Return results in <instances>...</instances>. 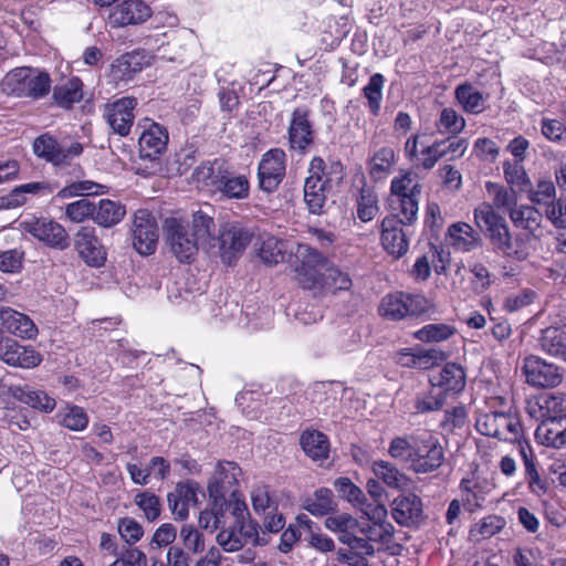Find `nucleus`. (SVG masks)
<instances>
[{"label":"nucleus","mask_w":566,"mask_h":566,"mask_svg":"<svg viewBox=\"0 0 566 566\" xmlns=\"http://www.w3.org/2000/svg\"><path fill=\"white\" fill-rule=\"evenodd\" d=\"M214 230L213 219L201 210L192 214L191 222L168 218L164 224L169 250L181 263L192 262L200 248L208 250L213 247Z\"/></svg>","instance_id":"nucleus-1"},{"label":"nucleus","mask_w":566,"mask_h":566,"mask_svg":"<svg viewBox=\"0 0 566 566\" xmlns=\"http://www.w3.org/2000/svg\"><path fill=\"white\" fill-rule=\"evenodd\" d=\"M527 412L541 421L535 434L543 444L553 448L566 446V394L542 395L528 403Z\"/></svg>","instance_id":"nucleus-2"},{"label":"nucleus","mask_w":566,"mask_h":566,"mask_svg":"<svg viewBox=\"0 0 566 566\" xmlns=\"http://www.w3.org/2000/svg\"><path fill=\"white\" fill-rule=\"evenodd\" d=\"M295 279L300 286L314 295L324 293L325 276L329 261L316 249L305 243L297 244L295 250Z\"/></svg>","instance_id":"nucleus-3"},{"label":"nucleus","mask_w":566,"mask_h":566,"mask_svg":"<svg viewBox=\"0 0 566 566\" xmlns=\"http://www.w3.org/2000/svg\"><path fill=\"white\" fill-rule=\"evenodd\" d=\"M1 88L8 95L38 99L50 92L51 80L45 72L30 67H17L4 76Z\"/></svg>","instance_id":"nucleus-4"},{"label":"nucleus","mask_w":566,"mask_h":566,"mask_svg":"<svg viewBox=\"0 0 566 566\" xmlns=\"http://www.w3.org/2000/svg\"><path fill=\"white\" fill-rule=\"evenodd\" d=\"M413 453H410V469L417 474L437 471L446 460L444 448L439 438L427 430L413 432Z\"/></svg>","instance_id":"nucleus-5"},{"label":"nucleus","mask_w":566,"mask_h":566,"mask_svg":"<svg viewBox=\"0 0 566 566\" xmlns=\"http://www.w3.org/2000/svg\"><path fill=\"white\" fill-rule=\"evenodd\" d=\"M475 428L483 436L523 444L521 441L523 428L515 412L480 410L476 415Z\"/></svg>","instance_id":"nucleus-6"},{"label":"nucleus","mask_w":566,"mask_h":566,"mask_svg":"<svg viewBox=\"0 0 566 566\" xmlns=\"http://www.w3.org/2000/svg\"><path fill=\"white\" fill-rule=\"evenodd\" d=\"M419 193V184L410 172H405L391 180L390 206L397 216L402 217V222L413 223L417 220Z\"/></svg>","instance_id":"nucleus-7"},{"label":"nucleus","mask_w":566,"mask_h":566,"mask_svg":"<svg viewBox=\"0 0 566 566\" xmlns=\"http://www.w3.org/2000/svg\"><path fill=\"white\" fill-rule=\"evenodd\" d=\"M250 500L255 514L263 516V526L271 533L280 532L285 520L279 513L277 492L268 484L255 483L250 491Z\"/></svg>","instance_id":"nucleus-8"},{"label":"nucleus","mask_w":566,"mask_h":566,"mask_svg":"<svg viewBox=\"0 0 566 566\" xmlns=\"http://www.w3.org/2000/svg\"><path fill=\"white\" fill-rule=\"evenodd\" d=\"M33 151L39 158L55 167H66L82 155L83 146L78 142H72L69 145L60 143L54 136L46 133L34 139Z\"/></svg>","instance_id":"nucleus-9"},{"label":"nucleus","mask_w":566,"mask_h":566,"mask_svg":"<svg viewBox=\"0 0 566 566\" xmlns=\"http://www.w3.org/2000/svg\"><path fill=\"white\" fill-rule=\"evenodd\" d=\"M522 371L526 384L534 388H555L563 382L564 369L548 363L539 356L530 355L524 358Z\"/></svg>","instance_id":"nucleus-10"},{"label":"nucleus","mask_w":566,"mask_h":566,"mask_svg":"<svg viewBox=\"0 0 566 566\" xmlns=\"http://www.w3.org/2000/svg\"><path fill=\"white\" fill-rule=\"evenodd\" d=\"M474 220L476 226L485 232L494 249L503 253L512 235L506 220L485 202L474 209Z\"/></svg>","instance_id":"nucleus-11"},{"label":"nucleus","mask_w":566,"mask_h":566,"mask_svg":"<svg viewBox=\"0 0 566 566\" xmlns=\"http://www.w3.org/2000/svg\"><path fill=\"white\" fill-rule=\"evenodd\" d=\"M23 232L29 233L50 248L64 250L69 247V235L59 222L46 218H25L20 222Z\"/></svg>","instance_id":"nucleus-12"},{"label":"nucleus","mask_w":566,"mask_h":566,"mask_svg":"<svg viewBox=\"0 0 566 566\" xmlns=\"http://www.w3.org/2000/svg\"><path fill=\"white\" fill-rule=\"evenodd\" d=\"M158 238V226L155 217L148 210H137L132 227L134 249L140 255H150L156 251Z\"/></svg>","instance_id":"nucleus-13"},{"label":"nucleus","mask_w":566,"mask_h":566,"mask_svg":"<svg viewBox=\"0 0 566 566\" xmlns=\"http://www.w3.org/2000/svg\"><path fill=\"white\" fill-rule=\"evenodd\" d=\"M254 233L238 223L228 224L220 233V256L227 264H232L251 243Z\"/></svg>","instance_id":"nucleus-14"},{"label":"nucleus","mask_w":566,"mask_h":566,"mask_svg":"<svg viewBox=\"0 0 566 566\" xmlns=\"http://www.w3.org/2000/svg\"><path fill=\"white\" fill-rule=\"evenodd\" d=\"M137 99L135 97H122L104 107L103 117L113 133L125 137L130 133L135 120V108Z\"/></svg>","instance_id":"nucleus-15"},{"label":"nucleus","mask_w":566,"mask_h":566,"mask_svg":"<svg viewBox=\"0 0 566 566\" xmlns=\"http://www.w3.org/2000/svg\"><path fill=\"white\" fill-rule=\"evenodd\" d=\"M424 134H413L405 143V156L412 161L417 167L426 170L432 169L436 164L443 158V150L438 140L430 145L424 144L422 140Z\"/></svg>","instance_id":"nucleus-16"},{"label":"nucleus","mask_w":566,"mask_h":566,"mask_svg":"<svg viewBox=\"0 0 566 566\" xmlns=\"http://www.w3.org/2000/svg\"><path fill=\"white\" fill-rule=\"evenodd\" d=\"M151 14V8L143 0H124L111 9L107 23L112 28L137 25L146 22Z\"/></svg>","instance_id":"nucleus-17"},{"label":"nucleus","mask_w":566,"mask_h":566,"mask_svg":"<svg viewBox=\"0 0 566 566\" xmlns=\"http://www.w3.org/2000/svg\"><path fill=\"white\" fill-rule=\"evenodd\" d=\"M285 153L274 148L266 151L259 164L258 176L262 190L272 192L285 176Z\"/></svg>","instance_id":"nucleus-18"},{"label":"nucleus","mask_w":566,"mask_h":566,"mask_svg":"<svg viewBox=\"0 0 566 566\" xmlns=\"http://www.w3.org/2000/svg\"><path fill=\"white\" fill-rule=\"evenodd\" d=\"M0 359L10 366L34 368L41 364L42 356L35 349L6 337L0 339Z\"/></svg>","instance_id":"nucleus-19"},{"label":"nucleus","mask_w":566,"mask_h":566,"mask_svg":"<svg viewBox=\"0 0 566 566\" xmlns=\"http://www.w3.org/2000/svg\"><path fill=\"white\" fill-rule=\"evenodd\" d=\"M402 224L406 223L397 213L386 217L381 222V244L395 258L405 255L409 249L407 235L401 228Z\"/></svg>","instance_id":"nucleus-20"},{"label":"nucleus","mask_w":566,"mask_h":566,"mask_svg":"<svg viewBox=\"0 0 566 566\" xmlns=\"http://www.w3.org/2000/svg\"><path fill=\"white\" fill-rule=\"evenodd\" d=\"M78 255L91 266H101L106 260L104 248L91 227H82L74 235Z\"/></svg>","instance_id":"nucleus-21"},{"label":"nucleus","mask_w":566,"mask_h":566,"mask_svg":"<svg viewBox=\"0 0 566 566\" xmlns=\"http://www.w3.org/2000/svg\"><path fill=\"white\" fill-rule=\"evenodd\" d=\"M310 116L311 111L307 107L293 111L289 126V140L293 149L304 151L313 144L314 130Z\"/></svg>","instance_id":"nucleus-22"},{"label":"nucleus","mask_w":566,"mask_h":566,"mask_svg":"<svg viewBox=\"0 0 566 566\" xmlns=\"http://www.w3.org/2000/svg\"><path fill=\"white\" fill-rule=\"evenodd\" d=\"M241 473V469L234 462H218L208 483L210 497L214 500L223 499L227 492H232V489L239 483Z\"/></svg>","instance_id":"nucleus-23"},{"label":"nucleus","mask_w":566,"mask_h":566,"mask_svg":"<svg viewBox=\"0 0 566 566\" xmlns=\"http://www.w3.org/2000/svg\"><path fill=\"white\" fill-rule=\"evenodd\" d=\"M168 140L167 129L157 123H150L138 139L140 157L150 160L159 158L165 153Z\"/></svg>","instance_id":"nucleus-24"},{"label":"nucleus","mask_w":566,"mask_h":566,"mask_svg":"<svg viewBox=\"0 0 566 566\" xmlns=\"http://www.w3.org/2000/svg\"><path fill=\"white\" fill-rule=\"evenodd\" d=\"M346 548L337 552V560L349 566H367L368 557L375 554V546L364 535L354 533L347 542Z\"/></svg>","instance_id":"nucleus-25"},{"label":"nucleus","mask_w":566,"mask_h":566,"mask_svg":"<svg viewBox=\"0 0 566 566\" xmlns=\"http://www.w3.org/2000/svg\"><path fill=\"white\" fill-rule=\"evenodd\" d=\"M258 538V525L255 523H243L222 530L217 535V543L224 552L233 553L240 551L248 541L255 542Z\"/></svg>","instance_id":"nucleus-26"},{"label":"nucleus","mask_w":566,"mask_h":566,"mask_svg":"<svg viewBox=\"0 0 566 566\" xmlns=\"http://www.w3.org/2000/svg\"><path fill=\"white\" fill-rule=\"evenodd\" d=\"M510 220L516 229L539 240L543 234V213L532 205H520L510 211Z\"/></svg>","instance_id":"nucleus-27"},{"label":"nucleus","mask_w":566,"mask_h":566,"mask_svg":"<svg viewBox=\"0 0 566 566\" xmlns=\"http://www.w3.org/2000/svg\"><path fill=\"white\" fill-rule=\"evenodd\" d=\"M168 506L179 520H186L189 515V507L195 505L197 499V484L195 482L177 483L175 489L167 495Z\"/></svg>","instance_id":"nucleus-28"},{"label":"nucleus","mask_w":566,"mask_h":566,"mask_svg":"<svg viewBox=\"0 0 566 566\" xmlns=\"http://www.w3.org/2000/svg\"><path fill=\"white\" fill-rule=\"evenodd\" d=\"M494 488V483L485 478L462 479L460 490L464 506L469 511L481 509Z\"/></svg>","instance_id":"nucleus-29"},{"label":"nucleus","mask_w":566,"mask_h":566,"mask_svg":"<svg viewBox=\"0 0 566 566\" xmlns=\"http://www.w3.org/2000/svg\"><path fill=\"white\" fill-rule=\"evenodd\" d=\"M0 318L3 327L11 334L20 337L32 339L38 335V328L33 321L23 313L14 311L10 307L0 308Z\"/></svg>","instance_id":"nucleus-30"},{"label":"nucleus","mask_w":566,"mask_h":566,"mask_svg":"<svg viewBox=\"0 0 566 566\" xmlns=\"http://www.w3.org/2000/svg\"><path fill=\"white\" fill-rule=\"evenodd\" d=\"M421 512L422 503L416 494L400 495L391 503L392 518L402 526L415 524Z\"/></svg>","instance_id":"nucleus-31"},{"label":"nucleus","mask_w":566,"mask_h":566,"mask_svg":"<svg viewBox=\"0 0 566 566\" xmlns=\"http://www.w3.org/2000/svg\"><path fill=\"white\" fill-rule=\"evenodd\" d=\"M319 163L314 165V176H308L304 184V201L312 213H321L327 200L326 189L317 179V172H321Z\"/></svg>","instance_id":"nucleus-32"},{"label":"nucleus","mask_w":566,"mask_h":566,"mask_svg":"<svg viewBox=\"0 0 566 566\" xmlns=\"http://www.w3.org/2000/svg\"><path fill=\"white\" fill-rule=\"evenodd\" d=\"M485 191L490 199L486 202L493 211L504 210L510 213L511 210L517 207V193L512 187H506L499 182L486 181Z\"/></svg>","instance_id":"nucleus-33"},{"label":"nucleus","mask_w":566,"mask_h":566,"mask_svg":"<svg viewBox=\"0 0 566 566\" xmlns=\"http://www.w3.org/2000/svg\"><path fill=\"white\" fill-rule=\"evenodd\" d=\"M448 238L454 249L463 252L471 251L480 243L478 232L465 222H457L450 226Z\"/></svg>","instance_id":"nucleus-34"},{"label":"nucleus","mask_w":566,"mask_h":566,"mask_svg":"<svg viewBox=\"0 0 566 566\" xmlns=\"http://www.w3.org/2000/svg\"><path fill=\"white\" fill-rule=\"evenodd\" d=\"M539 346L546 354L566 361V327L551 326L542 331Z\"/></svg>","instance_id":"nucleus-35"},{"label":"nucleus","mask_w":566,"mask_h":566,"mask_svg":"<svg viewBox=\"0 0 566 566\" xmlns=\"http://www.w3.org/2000/svg\"><path fill=\"white\" fill-rule=\"evenodd\" d=\"M454 97L464 112L481 114L485 109L486 98L470 83H463L455 87Z\"/></svg>","instance_id":"nucleus-36"},{"label":"nucleus","mask_w":566,"mask_h":566,"mask_svg":"<svg viewBox=\"0 0 566 566\" xmlns=\"http://www.w3.org/2000/svg\"><path fill=\"white\" fill-rule=\"evenodd\" d=\"M126 214L125 207L114 200L101 199L95 205L93 220L101 227L109 228L119 223Z\"/></svg>","instance_id":"nucleus-37"},{"label":"nucleus","mask_w":566,"mask_h":566,"mask_svg":"<svg viewBox=\"0 0 566 566\" xmlns=\"http://www.w3.org/2000/svg\"><path fill=\"white\" fill-rule=\"evenodd\" d=\"M304 452L314 461H324L329 453L328 438L321 431L306 430L301 436Z\"/></svg>","instance_id":"nucleus-38"},{"label":"nucleus","mask_w":566,"mask_h":566,"mask_svg":"<svg viewBox=\"0 0 566 566\" xmlns=\"http://www.w3.org/2000/svg\"><path fill=\"white\" fill-rule=\"evenodd\" d=\"M520 454L525 467V481L527 486L536 496H542L547 491V483L543 480L536 469L534 455L528 444H521Z\"/></svg>","instance_id":"nucleus-39"},{"label":"nucleus","mask_w":566,"mask_h":566,"mask_svg":"<svg viewBox=\"0 0 566 566\" xmlns=\"http://www.w3.org/2000/svg\"><path fill=\"white\" fill-rule=\"evenodd\" d=\"M319 163L321 172H317V179L325 186L326 189L332 190L338 186L344 177L343 166L339 161H324L321 157H314L310 163L308 176H314V165Z\"/></svg>","instance_id":"nucleus-40"},{"label":"nucleus","mask_w":566,"mask_h":566,"mask_svg":"<svg viewBox=\"0 0 566 566\" xmlns=\"http://www.w3.org/2000/svg\"><path fill=\"white\" fill-rule=\"evenodd\" d=\"M444 391H461L465 386V374L463 368L455 363L446 364L433 382Z\"/></svg>","instance_id":"nucleus-41"},{"label":"nucleus","mask_w":566,"mask_h":566,"mask_svg":"<svg viewBox=\"0 0 566 566\" xmlns=\"http://www.w3.org/2000/svg\"><path fill=\"white\" fill-rule=\"evenodd\" d=\"M371 470L377 479L391 489L405 490L409 485L408 476L390 462L384 460L375 461Z\"/></svg>","instance_id":"nucleus-42"},{"label":"nucleus","mask_w":566,"mask_h":566,"mask_svg":"<svg viewBox=\"0 0 566 566\" xmlns=\"http://www.w3.org/2000/svg\"><path fill=\"white\" fill-rule=\"evenodd\" d=\"M82 81L78 77H72L57 84L53 90L54 102L64 108L71 107L83 97Z\"/></svg>","instance_id":"nucleus-43"},{"label":"nucleus","mask_w":566,"mask_h":566,"mask_svg":"<svg viewBox=\"0 0 566 566\" xmlns=\"http://www.w3.org/2000/svg\"><path fill=\"white\" fill-rule=\"evenodd\" d=\"M325 527L338 535L340 543L347 542L354 533H358L359 522L348 513H336L325 518Z\"/></svg>","instance_id":"nucleus-44"},{"label":"nucleus","mask_w":566,"mask_h":566,"mask_svg":"<svg viewBox=\"0 0 566 566\" xmlns=\"http://www.w3.org/2000/svg\"><path fill=\"white\" fill-rule=\"evenodd\" d=\"M396 163V154L392 147L384 146L376 150L368 161L369 175L374 179H381L390 174Z\"/></svg>","instance_id":"nucleus-45"},{"label":"nucleus","mask_w":566,"mask_h":566,"mask_svg":"<svg viewBox=\"0 0 566 566\" xmlns=\"http://www.w3.org/2000/svg\"><path fill=\"white\" fill-rule=\"evenodd\" d=\"M287 242L272 235L262 238L259 249L261 260L270 265L283 262L287 252Z\"/></svg>","instance_id":"nucleus-46"},{"label":"nucleus","mask_w":566,"mask_h":566,"mask_svg":"<svg viewBox=\"0 0 566 566\" xmlns=\"http://www.w3.org/2000/svg\"><path fill=\"white\" fill-rule=\"evenodd\" d=\"M14 397L21 402L43 412H51L56 405L54 398L42 390L17 387Z\"/></svg>","instance_id":"nucleus-47"},{"label":"nucleus","mask_w":566,"mask_h":566,"mask_svg":"<svg viewBox=\"0 0 566 566\" xmlns=\"http://www.w3.org/2000/svg\"><path fill=\"white\" fill-rule=\"evenodd\" d=\"M457 334L454 325L447 323H431L413 333V337L423 343H441Z\"/></svg>","instance_id":"nucleus-48"},{"label":"nucleus","mask_w":566,"mask_h":566,"mask_svg":"<svg viewBox=\"0 0 566 566\" xmlns=\"http://www.w3.org/2000/svg\"><path fill=\"white\" fill-rule=\"evenodd\" d=\"M379 314L391 321H400L408 317L405 293L395 292L384 296L379 305Z\"/></svg>","instance_id":"nucleus-49"},{"label":"nucleus","mask_w":566,"mask_h":566,"mask_svg":"<svg viewBox=\"0 0 566 566\" xmlns=\"http://www.w3.org/2000/svg\"><path fill=\"white\" fill-rule=\"evenodd\" d=\"M534 240L533 235L523 232L516 233L514 237L511 235L502 254L517 261H524L534 250Z\"/></svg>","instance_id":"nucleus-50"},{"label":"nucleus","mask_w":566,"mask_h":566,"mask_svg":"<svg viewBox=\"0 0 566 566\" xmlns=\"http://www.w3.org/2000/svg\"><path fill=\"white\" fill-rule=\"evenodd\" d=\"M304 509L315 516L327 515L335 509L333 493L329 489H319L304 501Z\"/></svg>","instance_id":"nucleus-51"},{"label":"nucleus","mask_w":566,"mask_h":566,"mask_svg":"<svg viewBox=\"0 0 566 566\" xmlns=\"http://www.w3.org/2000/svg\"><path fill=\"white\" fill-rule=\"evenodd\" d=\"M505 520L499 515H488L475 523L470 530V538L480 542L500 533L505 526Z\"/></svg>","instance_id":"nucleus-52"},{"label":"nucleus","mask_w":566,"mask_h":566,"mask_svg":"<svg viewBox=\"0 0 566 566\" xmlns=\"http://www.w3.org/2000/svg\"><path fill=\"white\" fill-rule=\"evenodd\" d=\"M503 175L506 184L514 189L524 191L531 186V179L522 161L504 160Z\"/></svg>","instance_id":"nucleus-53"},{"label":"nucleus","mask_w":566,"mask_h":566,"mask_svg":"<svg viewBox=\"0 0 566 566\" xmlns=\"http://www.w3.org/2000/svg\"><path fill=\"white\" fill-rule=\"evenodd\" d=\"M436 127L441 134L455 136L465 128V119L454 108L444 107L439 114Z\"/></svg>","instance_id":"nucleus-54"},{"label":"nucleus","mask_w":566,"mask_h":566,"mask_svg":"<svg viewBox=\"0 0 566 566\" xmlns=\"http://www.w3.org/2000/svg\"><path fill=\"white\" fill-rule=\"evenodd\" d=\"M525 191L534 207L545 208L556 199V187L552 180L541 179L534 187L531 185Z\"/></svg>","instance_id":"nucleus-55"},{"label":"nucleus","mask_w":566,"mask_h":566,"mask_svg":"<svg viewBox=\"0 0 566 566\" xmlns=\"http://www.w3.org/2000/svg\"><path fill=\"white\" fill-rule=\"evenodd\" d=\"M358 533L364 535L370 544H387L394 536V526L385 523H359Z\"/></svg>","instance_id":"nucleus-56"},{"label":"nucleus","mask_w":566,"mask_h":566,"mask_svg":"<svg viewBox=\"0 0 566 566\" xmlns=\"http://www.w3.org/2000/svg\"><path fill=\"white\" fill-rule=\"evenodd\" d=\"M446 401V394L440 387L432 384L427 391L419 394L415 400V408L418 412H431L440 410Z\"/></svg>","instance_id":"nucleus-57"},{"label":"nucleus","mask_w":566,"mask_h":566,"mask_svg":"<svg viewBox=\"0 0 566 566\" xmlns=\"http://www.w3.org/2000/svg\"><path fill=\"white\" fill-rule=\"evenodd\" d=\"M379 212L378 197L370 188H363L357 198V217L363 222L371 221Z\"/></svg>","instance_id":"nucleus-58"},{"label":"nucleus","mask_w":566,"mask_h":566,"mask_svg":"<svg viewBox=\"0 0 566 566\" xmlns=\"http://www.w3.org/2000/svg\"><path fill=\"white\" fill-rule=\"evenodd\" d=\"M217 189L228 198L243 199L249 195V181L243 176L222 175Z\"/></svg>","instance_id":"nucleus-59"},{"label":"nucleus","mask_w":566,"mask_h":566,"mask_svg":"<svg viewBox=\"0 0 566 566\" xmlns=\"http://www.w3.org/2000/svg\"><path fill=\"white\" fill-rule=\"evenodd\" d=\"M106 187L92 180L74 181L62 188L56 197L60 199H69L76 196H93L105 192Z\"/></svg>","instance_id":"nucleus-60"},{"label":"nucleus","mask_w":566,"mask_h":566,"mask_svg":"<svg viewBox=\"0 0 566 566\" xmlns=\"http://www.w3.org/2000/svg\"><path fill=\"white\" fill-rule=\"evenodd\" d=\"M385 77L380 73L370 76L367 85L363 88V94L367 99V105L374 115H378L382 99V87Z\"/></svg>","instance_id":"nucleus-61"},{"label":"nucleus","mask_w":566,"mask_h":566,"mask_svg":"<svg viewBox=\"0 0 566 566\" xmlns=\"http://www.w3.org/2000/svg\"><path fill=\"white\" fill-rule=\"evenodd\" d=\"M223 163L220 160L206 161L196 168L193 178L203 186H218L222 177Z\"/></svg>","instance_id":"nucleus-62"},{"label":"nucleus","mask_w":566,"mask_h":566,"mask_svg":"<svg viewBox=\"0 0 566 566\" xmlns=\"http://www.w3.org/2000/svg\"><path fill=\"white\" fill-rule=\"evenodd\" d=\"M60 423L73 431H83L88 424V417L83 408L67 406L60 413Z\"/></svg>","instance_id":"nucleus-63"},{"label":"nucleus","mask_w":566,"mask_h":566,"mask_svg":"<svg viewBox=\"0 0 566 566\" xmlns=\"http://www.w3.org/2000/svg\"><path fill=\"white\" fill-rule=\"evenodd\" d=\"M180 539L184 548L193 555H199L206 549L203 534L192 525H184L180 530Z\"/></svg>","instance_id":"nucleus-64"}]
</instances>
